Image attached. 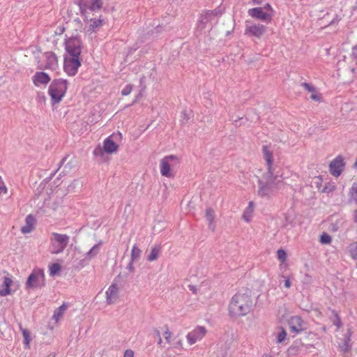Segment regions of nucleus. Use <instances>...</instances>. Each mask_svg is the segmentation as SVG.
<instances>
[{
	"label": "nucleus",
	"mask_w": 357,
	"mask_h": 357,
	"mask_svg": "<svg viewBox=\"0 0 357 357\" xmlns=\"http://www.w3.org/2000/svg\"><path fill=\"white\" fill-rule=\"evenodd\" d=\"M252 306L253 301L250 294L237 292L229 301V314L232 317L245 316L250 312Z\"/></svg>",
	"instance_id": "nucleus-1"
},
{
	"label": "nucleus",
	"mask_w": 357,
	"mask_h": 357,
	"mask_svg": "<svg viewBox=\"0 0 357 357\" xmlns=\"http://www.w3.org/2000/svg\"><path fill=\"white\" fill-rule=\"evenodd\" d=\"M278 176L275 172H266L263 174L257 181V195L266 199H270L275 195L280 184L282 183V181L278 179Z\"/></svg>",
	"instance_id": "nucleus-2"
},
{
	"label": "nucleus",
	"mask_w": 357,
	"mask_h": 357,
	"mask_svg": "<svg viewBox=\"0 0 357 357\" xmlns=\"http://www.w3.org/2000/svg\"><path fill=\"white\" fill-rule=\"evenodd\" d=\"M68 89V82L65 79H54L50 85L48 93L51 97L52 104L61 101Z\"/></svg>",
	"instance_id": "nucleus-3"
},
{
	"label": "nucleus",
	"mask_w": 357,
	"mask_h": 357,
	"mask_svg": "<svg viewBox=\"0 0 357 357\" xmlns=\"http://www.w3.org/2000/svg\"><path fill=\"white\" fill-rule=\"evenodd\" d=\"M50 240L51 244L50 252L57 255L63 252L66 248L70 241V236L67 234L53 232Z\"/></svg>",
	"instance_id": "nucleus-4"
},
{
	"label": "nucleus",
	"mask_w": 357,
	"mask_h": 357,
	"mask_svg": "<svg viewBox=\"0 0 357 357\" xmlns=\"http://www.w3.org/2000/svg\"><path fill=\"white\" fill-rule=\"evenodd\" d=\"M127 278V273L123 275L121 273H119L118 275L115 277L112 283L105 292L106 302L108 305H112L117 301L119 298L118 284H120L121 282L126 281Z\"/></svg>",
	"instance_id": "nucleus-5"
},
{
	"label": "nucleus",
	"mask_w": 357,
	"mask_h": 357,
	"mask_svg": "<svg viewBox=\"0 0 357 357\" xmlns=\"http://www.w3.org/2000/svg\"><path fill=\"white\" fill-rule=\"evenodd\" d=\"M66 56L80 57L82 42L78 36L70 37L65 40Z\"/></svg>",
	"instance_id": "nucleus-6"
},
{
	"label": "nucleus",
	"mask_w": 357,
	"mask_h": 357,
	"mask_svg": "<svg viewBox=\"0 0 357 357\" xmlns=\"http://www.w3.org/2000/svg\"><path fill=\"white\" fill-rule=\"evenodd\" d=\"M45 285L44 271L39 268L33 269L26 282V289H35Z\"/></svg>",
	"instance_id": "nucleus-7"
},
{
	"label": "nucleus",
	"mask_w": 357,
	"mask_h": 357,
	"mask_svg": "<svg viewBox=\"0 0 357 357\" xmlns=\"http://www.w3.org/2000/svg\"><path fill=\"white\" fill-rule=\"evenodd\" d=\"M179 162L178 157L174 155H170L164 157L160 163V173L162 176L171 178L174 174L171 172V167Z\"/></svg>",
	"instance_id": "nucleus-8"
},
{
	"label": "nucleus",
	"mask_w": 357,
	"mask_h": 357,
	"mask_svg": "<svg viewBox=\"0 0 357 357\" xmlns=\"http://www.w3.org/2000/svg\"><path fill=\"white\" fill-rule=\"evenodd\" d=\"M81 66L80 57L65 56L63 68L65 72L70 76L77 74L78 68Z\"/></svg>",
	"instance_id": "nucleus-9"
},
{
	"label": "nucleus",
	"mask_w": 357,
	"mask_h": 357,
	"mask_svg": "<svg viewBox=\"0 0 357 357\" xmlns=\"http://www.w3.org/2000/svg\"><path fill=\"white\" fill-rule=\"evenodd\" d=\"M82 15H84L87 9L96 12L101 9L103 5L102 0H78L77 2Z\"/></svg>",
	"instance_id": "nucleus-10"
},
{
	"label": "nucleus",
	"mask_w": 357,
	"mask_h": 357,
	"mask_svg": "<svg viewBox=\"0 0 357 357\" xmlns=\"http://www.w3.org/2000/svg\"><path fill=\"white\" fill-rule=\"evenodd\" d=\"M288 325L291 333L298 335L307 329V324L300 316H292L288 320Z\"/></svg>",
	"instance_id": "nucleus-11"
},
{
	"label": "nucleus",
	"mask_w": 357,
	"mask_h": 357,
	"mask_svg": "<svg viewBox=\"0 0 357 357\" xmlns=\"http://www.w3.org/2000/svg\"><path fill=\"white\" fill-rule=\"evenodd\" d=\"M207 333L205 326H197L186 335V339L190 345L195 344L204 338Z\"/></svg>",
	"instance_id": "nucleus-12"
},
{
	"label": "nucleus",
	"mask_w": 357,
	"mask_h": 357,
	"mask_svg": "<svg viewBox=\"0 0 357 357\" xmlns=\"http://www.w3.org/2000/svg\"><path fill=\"white\" fill-rule=\"evenodd\" d=\"M345 163L342 155L337 156L329 165V172L335 177H338L344 170Z\"/></svg>",
	"instance_id": "nucleus-13"
},
{
	"label": "nucleus",
	"mask_w": 357,
	"mask_h": 357,
	"mask_svg": "<svg viewBox=\"0 0 357 357\" xmlns=\"http://www.w3.org/2000/svg\"><path fill=\"white\" fill-rule=\"evenodd\" d=\"M248 15L253 18L260 20L264 22H270L273 19V14L264 12L263 8L256 7L250 8L248 11Z\"/></svg>",
	"instance_id": "nucleus-14"
},
{
	"label": "nucleus",
	"mask_w": 357,
	"mask_h": 357,
	"mask_svg": "<svg viewBox=\"0 0 357 357\" xmlns=\"http://www.w3.org/2000/svg\"><path fill=\"white\" fill-rule=\"evenodd\" d=\"M266 31V26L257 24L252 25L246 24L245 29V34L250 36H255L257 38H261Z\"/></svg>",
	"instance_id": "nucleus-15"
},
{
	"label": "nucleus",
	"mask_w": 357,
	"mask_h": 357,
	"mask_svg": "<svg viewBox=\"0 0 357 357\" xmlns=\"http://www.w3.org/2000/svg\"><path fill=\"white\" fill-rule=\"evenodd\" d=\"M222 15V12L220 9L215 8L212 10L203 11L199 17V23L206 24L211 22L214 17Z\"/></svg>",
	"instance_id": "nucleus-16"
},
{
	"label": "nucleus",
	"mask_w": 357,
	"mask_h": 357,
	"mask_svg": "<svg viewBox=\"0 0 357 357\" xmlns=\"http://www.w3.org/2000/svg\"><path fill=\"white\" fill-rule=\"evenodd\" d=\"M262 153L264 158L266 161V165L267 167L266 172H275V168L273 167V153L269 150V148L266 145H264L262 146Z\"/></svg>",
	"instance_id": "nucleus-17"
},
{
	"label": "nucleus",
	"mask_w": 357,
	"mask_h": 357,
	"mask_svg": "<svg viewBox=\"0 0 357 357\" xmlns=\"http://www.w3.org/2000/svg\"><path fill=\"white\" fill-rule=\"evenodd\" d=\"M312 344L305 345L301 340H296L293 342V344L289 347L287 349V353L289 356H296L299 354L303 349L312 347Z\"/></svg>",
	"instance_id": "nucleus-18"
},
{
	"label": "nucleus",
	"mask_w": 357,
	"mask_h": 357,
	"mask_svg": "<svg viewBox=\"0 0 357 357\" xmlns=\"http://www.w3.org/2000/svg\"><path fill=\"white\" fill-rule=\"evenodd\" d=\"M45 59V69L55 70L58 66V60L56 54L52 52H47L44 54Z\"/></svg>",
	"instance_id": "nucleus-19"
},
{
	"label": "nucleus",
	"mask_w": 357,
	"mask_h": 357,
	"mask_svg": "<svg viewBox=\"0 0 357 357\" xmlns=\"http://www.w3.org/2000/svg\"><path fill=\"white\" fill-rule=\"evenodd\" d=\"M352 331L351 328H349L347 330V332L344 336V337L341 340L340 342H339L338 347L341 351L343 353L348 352L351 348V337L352 335Z\"/></svg>",
	"instance_id": "nucleus-20"
},
{
	"label": "nucleus",
	"mask_w": 357,
	"mask_h": 357,
	"mask_svg": "<svg viewBox=\"0 0 357 357\" xmlns=\"http://www.w3.org/2000/svg\"><path fill=\"white\" fill-rule=\"evenodd\" d=\"M50 81V76L44 72H37L33 76V82L36 86L46 84Z\"/></svg>",
	"instance_id": "nucleus-21"
},
{
	"label": "nucleus",
	"mask_w": 357,
	"mask_h": 357,
	"mask_svg": "<svg viewBox=\"0 0 357 357\" xmlns=\"http://www.w3.org/2000/svg\"><path fill=\"white\" fill-rule=\"evenodd\" d=\"M12 283L13 280L10 278H3V284L0 285V295L1 296H6L10 294V286Z\"/></svg>",
	"instance_id": "nucleus-22"
},
{
	"label": "nucleus",
	"mask_w": 357,
	"mask_h": 357,
	"mask_svg": "<svg viewBox=\"0 0 357 357\" xmlns=\"http://www.w3.org/2000/svg\"><path fill=\"white\" fill-rule=\"evenodd\" d=\"M104 150L108 153H112L117 151L118 145L109 137L104 141Z\"/></svg>",
	"instance_id": "nucleus-23"
},
{
	"label": "nucleus",
	"mask_w": 357,
	"mask_h": 357,
	"mask_svg": "<svg viewBox=\"0 0 357 357\" xmlns=\"http://www.w3.org/2000/svg\"><path fill=\"white\" fill-rule=\"evenodd\" d=\"M103 25V20L101 19H91L87 31L90 33L96 32Z\"/></svg>",
	"instance_id": "nucleus-24"
},
{
	"label": "nucleus",
	"mask_w": 357,
	"mask_h": 357,
	"mask_svg": "<svg viewBox=\"0 0 357 357\" xmlns=\"http://www.w3.org/2000/svg\"><path fill=\"white\" fill-rule=\"evenodd\" d=\"M254 211V203L253 202H250L248 204V206L245 208L243 214V219L246 222H250L251 221V219L252 218V213Z\"/></svg>",
	"instance_id": "nucleus-25"
},
{
	"label": "nucleus",
	"mask_w": 357,
	"mask_h": 357,
	"mask_svg": "<svg viewBox=\"0 0 357 357\" xmlns=\"http://www.w3.org/2000/svg\"><path fill=\"white\" fill-rule=\"evenodd\" d=\"M102 241H100L98 243L94 245L86 254V258L91 259L95 257L100 252V247L102 245Z\"/></svg>",
	"instance_id": "nucleus-26"
},
{
	"label": "nucleus",
	"mask_w": 357,
	"mask_h": 357,
	"mask_svg": "<svg viewBox=\"0 0 357 357\" xmlns=\"http://www.w3.org/2000/svg\"><path fill=\"white\" fill-rule=\"evenodd\" d=\"M206 219L208 222V227L212 230H215V225L213 224L215 219V212L213 209L208 208L206 210Z\"/></svg>",
	"instance_id": "nucleus-27"
},
{
	"label": "nucleus",
	"mask_w": 357,
	"mask_h": 357,
	"mask_svg": "<svg viewBox=\"0 0 357 357\" xmlns=\"http://www.w3.org/2000/svg\"><path fill=\"white\" fill-rule=\"evenodd\" d=\"M20 328L23 335V343L24 344V347L26 349H29L30 342L31 340L30 332L28 329L23 328L21 325H20Z\"/></svg>",
	"instance_id": "nucleus-28"
},
{
	"label": "nucleus",
	"mask_w": 357,
	"mask_h": 357,
	"mask_svg": "<svg viewBox=\"0 0 357 357\" xmlns=\"http://www.w3.org/2000/svg\"><path fill=\"white\" fill-rule=\"evenodd\" d=\"M161 252V247L160 245H155L151 248L150 254L147 256V260L149 261H153L156 260Z\"/></svg>",
	"instance_id": "nucleus-29"
},
{
	"label": "nucleus",
	"mask_w": 357,
	"mask_h": 357,
	"mask_svg": "<svg viewBox=\"0 0 357 357\" xmlns=\"http://www.w3.org/2000/svg\"><path fill=\"white\" fill-rule=\"evenodd\" d=\"M67 308L68 305L66 303L61 305L59 307L56 308L54 310L52 319H54L56 321H58L61 319V317H63Z\"/></svg>",
	"instance_id": "nucleus-30"
},
{
	"label": "nucleus",
	"mask_w": 357,
	"mask_h": 357,
	"mask_svg": "<svg viewBox=\"0 0 357 357\" xmlns=\"http://www.w3.org/2000/svg\"><path fill=\"white\" fill-rule=\"evenodd\" d=\"M142 251L135 244L133 245L131 251L130 261H135L139 260L141 256Z\"/></svg>",
	"instance_id": "nucleus-31"
},
{
	"label": "nucleus",
	"mask_w": 357,
	"mask_h": 357,
	"mask_svg": "<svg viewBox=\"0 0 357 357\" xmlns=\"http://www.w3.org/2000/svg\"><path fill=\"white\" fill-rule=\"evenodd\" d=\"M350 199L357 202V183H353L349 190Z\"/></svg>",
	"instance_id": "nucleus-32"
},
{
	"label": "nucleus",
	"mask_w": 357,
	"mask_h": 357,
	"mask_svg": "<svg viewBox=\"0 0 357 357\" xmlns=\"http://www.w3.org/2000/svg\"><path fill=\"white\" fill-rule=\"evenodd\" d=\"M287 337V332L283 328H280V331L278 333L276 340L278 343L283 342Z\"/></svg>",
	"instance_id": "nucleus-33"
},
{
	"label": "nucleus",
	"mask_w": 357,
	"mask_h": 357,
	"mask_svg": "<svg viewBox=\"0 0 357 357\" xmlns=\"http://www.w3.org/2000/svg\"><path fill=\"white\" fill-rule=\"evenodd\" d=\"M344 221L342 218L337 219L331 225V230L337 231L343 225Z\"/></svg>",
	"instance_id": "nucleus-34"
},
{
	"label": "nucleus",
	"mask_w": 357,
	"mask_h": 357,
	"mask_svg": "<svg viewBox=\"0 0 357 357\" xmlns=\"http://www.w3.org/2000/svg\"><path fill=\"white\" fill-rule=\"evenodd\" d=\"M333 314H334V319H333V325L336 326L338 328H340L342 326V323L340 319V317L337 314L335 310H333Z\"/></svg>",
	"instance_id": "nucleus-35"
},
{
	"label": "nucleus",
	"mask_w": 357,
	"mask_h": 357,
	"mask_svg": "<svg viewBox=\"0 0 357 357\" xmlns=\"http://www.w3.org/2000/svg\"><path fill=\"white\" fill-rule=\"evenodd\" d=\"M277 257L282 263H284L287 257V255L285 250L283 249H279L277 251Z\"/></svg>",
	"instance_id": "nucleus-36"
},
{
	"label": "nucleus",
	"mask_w": 357,
	"mask_h": 357,
	"mask_svg": "<svg viewBox=\"0 0 357 357\" xmlns=\"http://www.w3.org/2000/svg\"><path fill=\"white\" fill-rule=\"evenodd\" d=\"M332 241V238L326 233H323L320 236V242L322 244H329Z\"/></svg>",
	"instance_id": "nucleus-37"
},
{
	"label": "nucleus",
	"mask_w": 357,
	"mask_h": 357,
	"mask_svg": "<svg viewBox=\"0 0 357 357\" xmlns=\"http://www.w3.org/2000/svg\"><path fill=\"white\" fill-rule=\"evenodd\" d=\"M61 269V266L57 264H53L50 268V275H54L56 273H57Z\"/></svg>",
	"instance_id": "nucleus-38"
},
{
	"label": "nucleus",
	"mask_w": 357,
	"mask_h": 357,
	"mask_svg": "<svg viewBox=\"0 0 357 357\" xmlns=\"http://www.w3.org/2000/svg\"><path fill=\"white\" fill-rule=\"evenodd\" d=\"M301 85L310 93L314 92L316 90V88L313 85L307 82H303Z\"/></svg>",
	"instance_id": "nucleus-39"
},
{
	"label": "nucleus",
	"mask_w": 357,
	"mask_h": 357,
	"mask_svg": "<svg viewBox=\"0 0 357 357\" xmlns=\"http://www.w3.org/2000/svg\"><path fill=\"white\" fill-rule=\"evenodd\" d=\"M190 117L189 114L187 113L186 110H183L181 112V121L183 124L186 123L188 121V120L190 119Z\"/></svg>",
	"instance_id": "nucleus-40"
},
{
	"label": "nucleus",
	"mask_w": 357,
	"mask_h": 357,
	"mask_svg": "<svg viewBox=\"0 0 357 357\" xmlns=\"http://www.w3.org/2000/svg\"><path fill=\"white\" fill-rule=\"evenodd\" d=\"M25 221H26V225H30V226H32V227H33V225H34V224L36 222L35 218L32 215H31V214L28 215L26 217Z\"/></svg>",
	"instance_id": "nucleus-41"
},
{
	"label": "nucleus",
	"mask_w": 357,
	"mask_h": 357,
	"mask_svg": "<svg viewBox=\"0 0 357 357\" xmlns=\"http://www.w3.org/2000/svg\"><path fill=\"white\" fill-rule=\"evenodd\" d=\"M132 90V86L131 84H127L121 91V94L123 96L129 95Z\"/></svg>",
	"instance_id": "nucleus-42"
},
{
	"label": "nucleus",
	"mask_w": 357,
	"mask_h": 357,
	"mask_svg": "<svg viewBox=\"0 0 357 357\" xmlns=\"http://www.w3.org/2000/svg\"><path fill=\"white\" fill-rule=\"evenodd\" d=\"M310 98L314 101L320 102L321 100V94H319L317 90L314 92L311 93Z\"/></svg>",
	"instance_id": "nucleus-43"
},
{
	"label": "nucleus",
	"mask_w": 357,
	"mask_h": 357,
	"mask_svg": "<svg viewBox=\"0 0 357 357\" xmlns=\"http://www.w3.org/2000/svg\"><path fill=\"white\" fill-rule=\"evenodd\" d=\"M8 192V188H6L4 182L0 177V195L1 194H7Z\"/></svg>",
	"instance_id": "nucleus-44"
},
{
	"label": "nucleus",
	"mask_w": 357,
	"mask_h": 357,
	"mask_svg": "<svg viewBox=\"0 0 357 357\" xmlns=\"http://www.w3.org/2000/svg\"><path fill=\"white\" fill-rule=\"evenodd\" d=\"M166 331H165V338L167 342H170V340L172 337V333L169 331V328L167 325L165 326Z\"/></svg>",
	"instance_id": "nucleus-45"
},
{
	"label": "nucleus",
	"mask_w": 357,
	"mask_h": 357,
	"mask_svg": "<svg viewBox=\"0 0 357 357\" xmlns=\"http://www.w3.org/2000/svg\"><path fill=\"white\" fill-rule=\"evenodd\" d=\"M33 229V227L26 225L25 226L22 227L21 229V231L23 234H29L32 231Z\"/></svg>",
	"instance_id": "nucleus-46"
},
{
	"label": "nucleus",
	"mask_w": 357,
	"mask_h": 357,
	"mask_svg": "<svg viewBox=\"0 0 357 357\" xmlns=\"http://www.w3.org/2000/svg\"><path fill=\"white\" fill-rule=\"evenodd\" d=\"M334 190H335V185L329 184L328 185H326L324 188V189L322 190V192H326V193H330V192H333Z\"/></svg>",
	"instance_id": "nucleus-47"
},
{
	"label": "nucleus",
	"mask_w": 357,
	"mask_h": 357,
	"mask_svg": "<svg viewBox=\"0 0 357 357\" xmlns=\"http://www.w3.org/2000/svg\"><path fill=\"white\" fill-rule=\"evenodd\" d=\"M134 262L135 261H132L130 260V262L128 263V264L126 266V270L130 273H133L134 271H135V267H134Z\"/></svg>",
	"instance_id": "nucleus-48"
},
{
	"label": "nucleus",
	"mask_w": 357,
	"mask_h": 357,
	"mask_svg": "<svg viewBox=\"0 0 357 357\" xmlns=\"http://www.w3.org/2000/svg\"><path fill=\"white\" fill-rule=\"evenodd\" d=\"M282 277L284 278V287L287 289L290 288L291 286V282L290 281V278L289 277H286L284 275H282Z\"/></svg>",
	"instance_id": "nucleus-49"
},
{
	"label": "nucleus",
	"mask_w": 357,
	"mask_h": 357,
	"mask_svg": "<svg viewBox=\"0 0 357 357\" xmlns=\"http://www.w3.org/2000/svg\"><path fill=\"white\" fill-rule=\"evenodd\" d=\"M341 20V17L338 15H335V17L329 22L328 25H333L338 23V22Z\"/></svg>",
	"instance_id": "nucleus-50"
},
{
	"label": "nucleus",
	"mask_w": 357,
	"mask_h": 357,
	"mask_svg": "<svg viewBox=\"0 0 357 357\" xmlns=\"http://www.w3.org/2000/svg\"><path fill=\"white\" fill-rule=\"evenodd\" d=\"M123 357H134V351L132 349L126 350Z\"/></svg>",
	"instance_id": "nucleus-51"
},
{
	"label": "nucleus",
	"mask_w": 357,
	"mask_h": 357,
	"mask_svg": "<svg viewBox=\"0 0 357 357\" xmlns=\"http://www.w3.org/2000/svg\"><path fill=\"white\" fill-rule=\"evenodd\" d=\"M351 56L354 59L357 60V45L353 47Z\"/></svg>",
	"instance_id": "nucleus-52"
},
{
	"label": "nucleus",
	"mask_w": 357,
	"mask_h": 357,
	"mask_svg": "<svg viewBox=\"0 0 357 357\" xmlns=\"http://www.w3.org/2000/svg\"><path fill=\"white\" fill-rule=\"evenodd\" d=\"M266 10L268 11H270L269 13H273V9L272 8V6L269 4V3H266L264 7H263V10Z\"/></svg>",
	"instance_id": "nucleus-53"
},
{
	"label": "nucleus",
	"mask_w": 357,
	"mask_h": 357,
	"mask_svg": "<svg viewBox=\"0 0 357 357\" xmlns=\"http://www.w3.org/2000/svg\"><path fill=\"white\" fill-rule=\"evenodd\" d=\"M351 255L353 259H357V243L356 247L351 251Z\"/></svg>",
	"instance_id": "nucleus-54"
},
{
	"label": "nucleus",
	"mask_w": 357,
	"mask_h": 357,
	"mask_svg": "<svg viewBox=\"0 0 357 357\" xmlns=\"http://www.w3.org/2000/svg\"><path fill=\"white\" fill-rule=\"evenodd\" d=\"M188 289L193 293V294H197V287L195 285H192V284H189L188 285Z\"/></svg>",
	"instance_id": "nucleus-55"
},
{
	"label": "nucleus",
	"mask_w": 357,
	"mask_h": 357,
	"mask_svg": "<svg viewBox=\"0 0 357 357\" xmlns=\"http://www.w3.org/2000/svg\"><path fill=\"white\" fill-rule=\"evenodd\" d=\"M229 349V344H227L224 347V349H223V352H222V356L225 357L227 356V350Z\"/></svg>",
	"instance_id": "nucleus-56"
},
{
	"label": "nucleus",
	"mask_w": 357,
	"mask_h": 357,
	"mask_svg": "<svg viewBox=\"0 0 357 357\" xmlns=\"http://www.w3.org/2000/svg\"><path fill=\"white\" fill-rule=\"evenodd\" d=\"M66 158H67V157L63 158L60 161V162H59V167H58V168H57V170H59V169L61 167V166L63 165V163L65 162V161H66Z\"/></svg>",
	"instance_id": "nucleus-57"
},
{
	"label": "nucleus",
	"mask_w": 357,
	"mask_h": 357,
	"mask_svg": "<svg viewBox=\"0 0 357 357\" xmlns=\"http://www.w3.org/2000/svg\"><path fill=\"white\" fill-rule=\"evenodd\" d=\"M263 1L264 0H252V3L256 5H260Z\"/></svg>",
	"instance_id": "nucleus-58"
},
{
	"label": "nucleus",
	"mask_w": 357,
	"mask_h": 357,
	"mask_svg": "<svg viewBox=\"0 0 357 357\" xmlns=\"http://www.w3.org/2000/svg\"><path fill=\"white\" fill-rule=\"evenodd\" d=\"M354 221L357 223V209L354 211Z\"/></svg>",
	"instance_id": "nucleus-59"
},
{
	"label": "nucleus",
	"mask_w": 357,
	"mask_h": 357,
	"mask_svg": "<svg viewBox=\"0 0 357 357\" xmlns=\"http://www.w3.org/2000/svg\"><path fill=\"white\" fill-rule=\"evenodd\" d=\"M155 333L156 336H158V337H160V333L158 330H155Z\"/></svg>",
	"instance_id": "nucleus-60"
},
{
	"label": "nucleus",
	"mask_w": 357,
	"mask_h": 357,
	"mask_svg": "<svg viewBox=\"0 0 357 357\" xmlns=\"http://www.w3.org/2000/svg\"><path fill=\"white\" fill-rule=\"evenodd\" d=\"M57 171H58V170L56 169L54 172H53L52 174H51V175H50V179H52V178L54 177V176L56 174V172H57Z\"/></svg>",
	"instance_id": "nucleus-61"
},
{
	"label": "nucleus",
	"mask_w": 357,
	"mask_h": 357,
	"mask_svg": "<svg viewBox=\"0 0 357 357\" xmlns=\"http://www.w3.org/2000/svg\"><path fill=\"white\" fill-rule=\"evenodd\" d=\"M262 357H273V356L270 355V354H264L262 356Z\"/></svg>",
	"instance_id": "nucleus-62"
},
{
	"label": "nucleus",
	"mask_w": 357,
	"mask_h": 357,
	"mask_svg": "<svg viewBox=\"0 0 357 357\" xmlns=\"http://www.w3.org/2000/svg\"><path fill=\"white\" fill-rule=\"evenodd\" d=\"M176 344H177L178 346L181 347V346H182V342H181V340L178 341Z\"/></svg>",
	"instance_id": "nucleus-63"
},
{
	"label": "nucleus",
	"mask_w": 357,
	"mask_h": 357,
	"mask_svg": "<svg viewBox=\"0 0 357 357\" xmlns=\"http://www.w3.org/2000/svg\"><path fill=\"white\" fill-rule=\"evenodd\" d=\"M354 167L357 168V158H356V161H355V162L354 164Z\"/></svg>",
	"instance_id": "nucleus-64"
}]
</instances>
